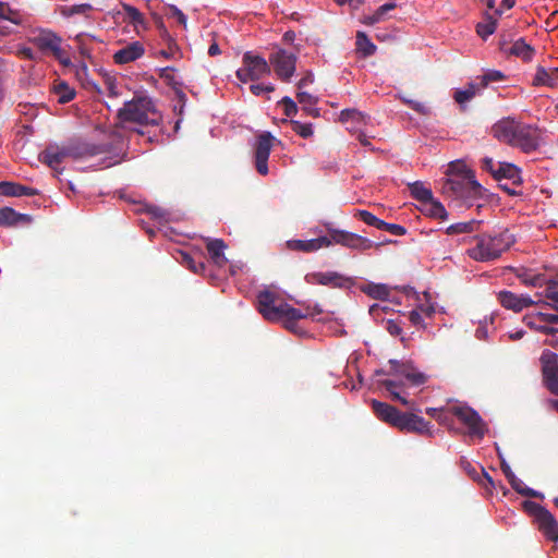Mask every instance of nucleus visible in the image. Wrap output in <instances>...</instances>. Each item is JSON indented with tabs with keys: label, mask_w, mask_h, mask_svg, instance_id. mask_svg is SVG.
<instances>
[{
	"label": "nucleus",
	"mask_w": 558,
	"mask_h": 558,
	"mask_svg": "<svg viewBox=\"0 0 558 558\" xmlns=\"http://www.w3.org/2000/svg\"><path fill=\"white\" fill-rule=\"evenodd\" d=\"M33 43L43 53L51 54L63 62L62 38L48 29H40L31 37Z\"/></svg>",
	"instance_id": "9"
},
{
	"label": "nucleus",
	"mask_w": 558,
	"mask_h": 558,
	"mask_svg": "<svg viewBox=\"0 0 558 558\" xmlns=\"http://www.w3.org/2000/svg\"><path fill=\"white\" fill-rule=\"evenodd\" d=\"M380 230H385L393 235L399 236L404 235L407 233V229L403 226L397 223H389L386 221H383Z\"/></svg>",
	"instance_id": "55"
},
{
	"label": "nucleus",
	"mask_w": 558,
	"mask_h": 558,
	"mask_svg": "<svg viewBox=\"0 0 558 558\" xmlns=\"http://www.w3.org/2000/svg\"><path fill=\"white\" fill-rule=\"evenodd\" d=\"M159 76L175 90L180 99H185V94L181 90V83L175 80L173 68L167 66L161 69Z\"/></svg>",
	"instance_id": "38"
},
{
	"label": "nucleus",
	"mask_w": 558,
	"mask_h": 558,
	"mask_svg": "<svg viewBox=\"0 0 558 558\" xmlns=\"http://www.w3.org/2000/svg\"><path fill=\"white\" fill-rule=\"evenodd\" d=\"M537 529L550 542H558V522L547 510L536 520Z\"/></svg>",
	"instance_id": "21"
},
{
	"label": "nucleus",
	"mask_w": 558,
	"mask_h": 558,
	"mask_svg": "<svg viewBox=\"0 0 558 558\" xmlns=\"http://www.w3.org/2000/svg\"><path fill=\"white\" fill-rule=\"evenodd\" d=\"M402 100L411 109H413L415 112H417L422 116H427L430 113L429 108L423 102H420V101L413 100V99H408V98H402Z\"/></svg>",
	"instance_id": "54"
},
{
	"label": "nucleus",
	"mask_w": 558,
	"mask_h": 558,
	"mask_svg": "<svg viewBox=\"0 0 558 558\" xmlns=\"http://www.w3.org/2000/svg\"><path fill=\"white\" fill-rule=\"evenodd\" d=\"M371 294L376 299L385 300L389 295V291L385 286H376Z\"/></svg>",
	"instance_id": "61"
},
{
	"label": "nucleus",
	"mask_w": 558,
	"mask_h": 558,
	"mask_svg": "<svg viewBox=\"0 0 558 558\" xmlns=\"http://www.w3.org/2000/svg\"><path fill=\"white\" fill-rule=\"evenodd\" d=\"M492 135L499 142L524 154H531L545 144L544 132L534 124L517 121L513 118H504L493 124Z\"/></svg>",
	"instance_id": "1"
},
{
	"label": "nucleus",
	"mask_w": 558,
	"mask_h": 558,
	"mask_svg": "<svg viewBox=\"0 0 558 558\" xmlns=\"http://www.w3.org/2000/svg\"><path fill=\"white\" fill-rule=\"evenodd\" d=\"M257 310L266 320L283 323L287 328L294 331L299 320L306 316L301 310L281 301L269 290H263L257 294Z\"/></svg>",
	"instance_id": "2"
},
{
	"label": "nucleus",
	"mask_w": 558,
	"mask_h": 558,
	"mask_svg": "<svg viewBox=\"0 0 558 558\" xmlns=\"http://www.w3.org/2000/svg\"><path fill=\"white\" fill-rule=\"evenodd\" d=\"M409 319L414 326H420L423 322L421 313L416 310L409 313Z\"/></svg>",
	"instance_id": "63"
},
{
	"label": "nucleus",
	"mask_w": 558,
	"mask_h": 558,
	"mask_svg": "<svg viewBox=\"0 0 558 558\" xmlns=\"http://www.w3.org/2000/svg\"><path fill=\"white\" fill-rule=\"evenodd\" d=\"M480 223H481V221L475 220V219H472V220L465 221V222H457V223L450 225L446 229V233L448 235L460 234V233H471L477 229Z\"/></svg>",
	"instance_id": "39"
},
{
	"label": "nucleus",
	"mask_w": 558,
	"mask_h": 558,
	"mask_svg": "<svg viewBox=\"0 0 558 558\" xmlns=\"http://www.w3.org/2000/svg\"><path fill=\"white\" fill-rule=\"evenodd\" d=\"M270 71V65L265 58L246 51L242 58V66L236 70L235 76L241 83H247L269 75Z\"/></svg>",
	"instance_id": "6"
},
{
	"label": "nucleus",
	"mask_w": 558,
	"mask_h": 558,
	"mask_svg": "<svg viewBox=\"0 0 558 558\" xmlns=\"http://www.w3.org/2000/svg\"><path fill=\"white\" fill-rule=\"evenodd\" d=\"M505 77L506 76L501 71L489 70L480 77V86L481 88H485L489 83L504 81Z\"/></svg>",
	"instance_id": "47"
},
{
	"label": "nucleus",
	"mask_w": 558,
	"mask_h": 558,
	"mask_svg": "<svg viewBox=\"0 0 558 558\" xmlns=\"http://www.w3.org/2000/svg\"><path fill=\"white\" fill-rule=\"evenodd\" d=\"M372 409H373V412L375 413V415L380 421L396 427L398 418L401 414V412L397 408H395L386 402H381V401L373 399L372 400Z\"/></svg>",
	"instance_id": "19"
},
{
	"label": "nucleus",
	"mask_w": 558,
	"mask_h": 558,
	"mask_svg": "<svg viewBox=\"0 0 558 558\" xmlns=\"http://www.w3.org/2000/svg\"><path fill=\"white\" fill-rule=\"evenodd\" d=\"M442 194L452 201H461L465 206L471 207L475 201L484 198L486 190L475 179L472 169L462 166L461 173L448 178L441 187Z\"/></svg>",
	"instance_id": "3"
},
{
	"label": "nucleus",
	"mask_w": 558,
	"mask_h": 558,
	"mask_svg": "<svg viewBox=\"0 0 558 558\" xmlns=\"http://www.w3.org/2000/svg\"><path fill=\"white\" fill-rule=\"evenodd\" d=\"M94 10V7L89 3H81L73 5H63L60 9V14L64 17H71L73 15L89 16V13Z\"/></svg>",
	"instance_id": "36"
},
{
	"label": "nucleus",
	"mask_w": 558,
	"mask_h": 558,
	"mask_svg": "<svg viewBox=\"0 0 558 558\" xmlns=\"http://www.w3.org/2000/svg\"><path fill=\"white\" fill-rule=\"evenodd\" d=\"M0 19L10 21L14 24H20L19 15L5 2H0Z\"/></svg>",
	"instance_id": "51"
},
{
	"label": "nucleus",
	"mask_w": 558,
	"mask_h": 558,
	"mask_svg": "<svg viewBox=\"0 0 558 558\" xmlns=\"http://www.w3.org/2000/svg\"><path fill=\"white\" fill-rule=\"evenodd\" d=\"M226 247L227 246L221 239L210 240L206 245L213 262L218 266H223L227 263V258L223 254Z\"/></svg>",
	"instance_id": "28"
},
{
	"label": "nucleus",
	"mask_w": 558,
	"mask_h": 558,
	"mask_svg": "<svg viewBox=\"0 0 558 558\" xmlns=\"http://www.w3.org/2000/svg\"><path fill=\"white\" fill-rule=\"evenodd\" d=\"M396 428L407 433H416L418 435H433L429 422L425 421L422 416H418L414 413L401 412L396 424Z\"/></svg>",
	"instance_id": "13"
},
{
	"label": "nucleus",
	"mask_w": 558,
	"mask_h": 558,
	"mask_svg": "<svg viewBox=\"0 0 558 558\" xmlns=\"http://www.w3.org/2000/svg\"><path fill=\"white\" fill-rule=\"evenodd\" d=\"M355 217H357L364 223L375 227L379 230H380L383 221H384L367 210H357L355 214Z\"/></svg>",
	"instance_id": "48"
},
{
	"label": "nucleus",
	"mask_w": 558,
	"mask_h": 558,
	"mask_svg": "<svg viewBox=\"0 0 558 558\" xmlns=\"http://www.w3.org/2000/svg\"><path fill=\"white\" fill-rule=\"evenodd\" d=\"M497 177L495 180L501 181L502 179L511 180L512 185L520 186L523 182L521 177V170L514 163L511 162H498L497 163Z\"/></svg>",
	"instance_id": "23"
},
{
	"label": "nucleus",
	"mask_w": 558,
	"mask_h": 558,
	"mask_svg": "<svg viewBox=\"0 0 558 558\" xmlns=\"http://www.w3.org/2000/svg\"><path fill=\"white\" fill-rule=\"evenodd\" d=\"M168 11L170 16L175 17L179 24L186 27V15L178 7L171 4L168 7Z\"/></svg>",
	"instance_id": "56"
},
{
	"label": "nucleus",
	"mask_w": 558,
	"mask_h": 558,
	"mask_svg": "<svg viewBox=\"0 0 558 558\" xmlns=\"http://www.w3.org/2000/svg\"><path fill=\"white\" fill-rule=\"evenodd\" d=\"M272 135L269 132L262 133L255 144V167L260 175L268 174V158L272 146Z\"/></svg>",
	"instance_id": "12"
},
{
	"label": "nucleus",
	"mask_w": 558,
	"mask_h": 558,
	"mask_svg": "<svg viewBox=\"0 0 558 558\" xmlns=\"http://www.w3.org/2000/svg\"><path fill=\"white\" fill-rule=\"evenodd\" d=\"M316 283L331 288H349L351 279L337 271L316 272Z\"/></svg>",
	"instance_id": "24"
},
{
	"label": "nucleus",
	"mask_w": 558,
	"mask_h": 558,
	"mask_svg": "<svg viewBox=\"0 0 558 558\" xmlns=\"http://www.w3.org/2000/svg\"><path fill=\"white\" fill-rule=\"evenodd\" d=\"M536 317H538L539 322L545 323L546 325L558 324V314H548V313L537 312Z\"/></svg>",
	"instance_id": "59"
},
{
	"label": "nucleus",
	"mask_w": 558,
	"mask_h": 558,
	"mask_svg": "<svg viewBox=\"0 0 558 558\" xmlns=\"http://www.w3.org/2000/svg\"><path fill=\"white\" fill-rule=\"evenodd\" d=\"M277 76L282 81H289L295 71V57L292 52L277 49L269 56Z\"/></svg>",
	"instance_id": "10"
},
{
	"label": "nucleus",
	"mask_w": 558,
	"mask_h": 558,
	"mask_svg": "<svg viewBox=\"0 0 558 558\" xmlns=\"http://www.w3.org/2000/svg\"><path fill=\"white\" fill-rule=\"evenodd\" d=\"M336 244H340L351 250L366 251L374 246L373 241L353 232L340 230L337 234Z\"/></svg>",
	"instance_id": "16"
},
{
	"label": "nucleus",
	"mask_w": 558,
	"mask_h": 558,
	"mask_svg": "<svg viewBox=\"0 0 558 558\" xmlns=\"http://www.w3.org/2000/svg\"><path fill=\"white\" fill-rule=\"evenodd\" d=\"M70 158L74 160L87 159L106 153L104 145L90 144L82 141H74L68 144Z\"/></svg>",
	"instance_id": "14"
},
{
	"label": "nucleus",
	"mask_w": 558,
	"mask_h": 558,
	"mask_svg": "<svg viewBox=\"0 0 558 558\" xmlns=\"http://www.w3.org/2000/svg\"><path fill=\"white\" fill-rule=\"evenodd\" d=\"M38 190L26 186L15 182L2 181L0 182V195L10 197L21 196H35L38 195Z\"/></svg>",
	"instance_id": "22"
},
{
	"label": "nucleus",
	"mask_w": 558,
	"mask_h": 558,
	"mask_svg": "<svg viewBox=\"0 0 558 558\" xmlns=\"http://www.w3.org/2000/svg\"><path fill=\"white\" fill-rule=\"evenodd\" d=\"M121 7H122V10H123L124 14L126 15L129 22L134 26V28L137 32H138V27L145 28V26H146L145 17L140 12L138 9H136L135 7L128 4V3H122Z\"/></svg>",
	"instance_id": "34"
},
{
	"label": "nucleus",
	"mask_w": 558,
	"mask_h": 558,
	"mask_svg": "<svg viewBox=\"0 0 558 558\" xmlns=\"http://www.w3.org/2000/svg\"><path fill=\"white\" fill-rule=\"evenodd\" d=\"M409 190L413 198L423 204L427 201H432L433 193L429 187H427L423 182L416 181L413 183H409Z\"/></svg>",
	"instance_id": "33"
},
{
	"label": "nucleus",
	"mask_w": 558,
	"mask_h": 558,
	"mask_svg": "<svg viewBox=\"0 0 558 558\" xmlns=\"http://www.w3.org/2000/svg\"><path fill=\"white\" fill-rule=\"evenodd\" d=\"M278 104L283 107L287 117H292L300 111L299 106L288 96L283 97Z\"/></svg>",
	"instance_id": "53"
},
{
	"label": "nucleus",
	"mask_w": 558,
	"mask_h": 558,
	"mask_svg": "<svg viewBox=\"0 0 558 558\" xmlns=\"http://www.w3.org/2000/svg\"><path fill=\"white\" fill-rule=\"evenodd\" d=\"M523 508L524 510L530 513L534 520L536 521L544 512L547 511V509H545L544 507H542L541 505L534 502V501H530V500H526L523 502Z\"/></svg>",
	"instance_id": "52"
},
{
	"label": "nucleus",
	"mask_w": 558,
	"mask_h": 558,
	"mask_svg": "<svg viewBox=\"0 0 558 558\" xmlns=\"http://www.w3.org/2000/svg\"><path fill=\"white\" fill-rule=\"evenodd\" d=\"M508 482L510 483L511 487L521 496H524V497H538L539 496V493H537L533 488L525 486L524 483L517 476H514L513 480H509Z\"/></svg>",
	"instance_id": "45"
},
{
	"label": "nucleus",
	"mask_w": 558,
	"mask_h": 558,
	"mask_svg": "<svg viewBox=\"0 0 558 558\" xmlns=\"http://www.w3.org/2000/svg\"><path fill=\"white\" fill-rule=\"evenodd\" d=\"M498 300L505 308L512 310L514 312H520L523 308L535 304V301L527 295H517L511 291L506 290L498 293Z\"/></svg>",
	"instance_id": "17"
},
{
	"label": "nucleus",
	"mask_w": 558,
	"mask_h": 558,
	"mask_svg": "<svg viewBox=\"0 0 558 558\" xmlns=\"http://www.w3.org/2000/svg\"><path fill=\"white\" fill-rule=\"evenodd\" d=\"M388 365L389 376H402L414 386L423 385L427 380V376L417 372L411 362H402L391 359L388 361Z\"/></svg>",
	"instance_id": "11"
},
{
	"label": "nucleus",
	"mask_w": 558,
	"mask_h": 558,
	"mask_svg": "<svg viewBox=\"0 0 558 558\" xmlns=\"http://www.w3.org/2000/svg\"><path fill=\"white\" fill-rule=\"evenodd\" d=\"M448 412L468 427L469 436L482 439L487 432L485 422L474 409L468 405H453Z\"/></svg>",
	"instance_id": "7"
},
{
	"label": "nucleus",
	"mask_w": 558,
	"mask_h": 558,
	"mask_svg": "<svg viewBox=\"0 0 558 558\" xmlns=\"http://www.w3.org/2000/svg\"><path fill=\"white\" fill-rule=\"evenodd\" d=\"M518 277L524 284L532 287H541L545 281L543 275H531L527 271H522Z\"/></svg>",
	"instance_id": "50"
},
{
	"label": "nucleus",
	"mask_w": 558,
	"mask_h": 558,
	"mask_svg": "<svg viewBox=\"0 0 558 558\" xmlns=\"http://www.w3.org/2000/svg\"><path fill=\"white\" fill-rule=\"evenodd\" d=\"M31 220V216L16 213L11 207L0 208V226L2 227H14L20 223H28Z\"/></svg>",
	"instance_id": "25"
},
{
	"label": "nucleus",
	"mask_w": 558,
	"mask_h": 558,
	"mask_svg": "<svg viewBox=\"0 0 558 558\" xmlns=\"http://www.w3.org/2000/svg\"><path fill=\"white\" fill-rule=\"evenodd\" d=\"M396 7H397V5H396V3H395V2H388V3H385V4L380 5V7L376 10V12H377V14H379V17L383 20V19H384V15H385L387 12H389V11L393 10Z\"/></svg>",
	"instance_id": "62"
},
{
	"label": "nucleus",
	"mask_w": 558,
	"mask_h": 558,
	"mask_svg": "<svg viewBox=\"0 0 558 558\" xmlns=\"http://www.w3.org/2000/svg\"><path fill=\"white\" fill-rule=\"evenodd\" d=\"M558 82V73H554V69L546 70L543 66H538L533 80L535 86L546 85L555 86Z\"/></svg>",
	"instance_id": "29"
},
{
	"label": "nucleus",
	"mask_w": 558,
	"mask_h": 558,
	"mask_svg": "<svg viewBox=\"0 0 558 558\" xmlns=\"http://www.w3.org/2000/svg\"><path fill=\"white\" fill-rule=\"evenodd\" d=\"M497 27V19L490 14H485L484 22L476 25V33L482 39H487L492 34L495 33Z\"/></svg>",
	"instance_id": "37"
},
{
	"label": "nucleus",
	"mask_w": 558,
	"mask_h": 558,
	"mask_svg": "<svg viewBox=\"0 0 558 558\" xmlns=\"http://www.w3.org/2000/svg\"><path fill=\"white\" fill-rule=\"evenodd\" d=\"M481 168L484 171H487L488 173H490L494 179H495V177H497V172H496L497 165H495L493 158H490V157L482 158L481 159Z\"/></svg>",
	"instance_id": "57"
},
{
	"label": "nucleus",
	"mask_w": 558,
	"mask_h": 558,
	"mask_svg": "<svg viewBox=\"0 0 558 558\" xmlns=\"http://www.w3.org/2000/svg\"><path fill=\"white\" fill-rule=\"evenodd\" d=\"M178 260L191 271L201 274L205 270V264L202 260H196L190 253L180 251Z\"/></svg>",
	"instance_id": "40"
},
{
	"label": "nucleus",
	"mask_w": 558,
	"mask_h": 558,
	"mask_svg": "<svg viewBox=\"0 0 558 558\" xmlns=\"http://www.w3.org/2000/svg\"><path fill=\"white\" fill-rule=\"evenodd\" d=\"M339 120L347 124V130L350 133H355L367 125L369 117L356 109H344L341 111Z\"/></svg>",
	"instance_id": "18"
},
{
	"label": "nucleus",
	"mask_w": 558,
	"mask_h": 558,
	"mask_svg": "<svg viewBox=\"0 0 558 558\" xmlns=\"http://www.w3.org/2000/svg\"><path fill=\"white\" fill-rule=\"evenodd\" d=\"M250 90L253 95L259 96L264 93H271L275 90V86L272 84L263 85V84H252L250 86Z\"/></svg>",
	"instance_id": "58"
},
{
	"label": "nucleus",
	"mask_w": 558,
	"mask_h": 558,
	"mask_svg": "<svg viewBox=\"0 0 558 558\" xmlns=\"http://www.w3.org/2000/svg\"><path fill=\"white\" fill-rule=\"evenodd\" d=\"M510 54L521 58L523 61H531L535 50L525 43L523 38H520L513 43L509 50Z\"/></svg>",
	"instance_id": "30"
},
{
	"label": "nucleus",
	"mask_w": 558,
	"mask_h": 558,
	"mask_svg": "<svg viewBox=\"0 0 558 558\" xmlns=\"http://www.w3.org/2000/svg\"><path fill=\"white\" fill-rule=\"evenodd\" d=\"M291 251L312 253L314 252V239L311 240H289L286 243Z\"/></svg>",
	"instance_id": "44"
},
{
	"label": "nucleus",
	"mask_w": 558,
	"mask_h": 558,
	"mask_svg": "<svg viewBox=\"0 0 558 558\" xmlns=\"http://www.w3.org/2000/svg\"><path fill=\"white\" fill-rule=\"evenodd\" d=\"M354 134H356V138L357 141L365 147H369L372 150L374 149L372 147V144L369 142V140L367 138V136L365 135V133L362 131V129L357 132H355Z\"/></svg>",
	"instance_id": "64"
},
{
	"label": "nucleus",
	"mask_w": 558,
	"mask_h": 558,
	"mask_svg": "<svg viewBox=\"0 0 558 558\" xmlns=\"http://www.w3.org/2000/svg\"><path fill=\"white\" fill-rule=\"evenodd\" d=\"M523 322L531 329L536 330L542 333H545V335H554V333L558 332V328L550 327V326L546 325L545 323L539 322L538 317H536V313L525 315L523 317Z\"/></svg>",
	"instance_id": "31"
},
{
	"label": "nucleus",
	"mask_w": 558,
	"mask_h": 558,
	"mask_svg": "<svg viewBox=\"0 0 558 558\" xmlns=\"http://www.w3.org/2000/svg\"><path fill=\"white\" fill-rule=\"evenodd\" d=\"M386 329L391 336H400L402 332V328L398 322L392 319L386 323Z\"/></svg>",
	"instance_id": "60"
},
{
	"label": "nucleus",
	"mask_w": 558,
	"mask_h": 558,
	"mask_svg": "<svg viewBox=\"0 0 558 558\" xmlns=\"http://www.w3.org/2000/svg\"><path fill=\"white\" fill-rule=\"evenodd\" d=\"M51 92L59 104H68L74 99L76 92L65 81H54Z\"/></svg>",
	"instance_id": "27"
},
{
	"label": "nucleus",
	"mask_w": 558,
	"mask_h": 558,
	"mask_svg": "<svg viewBox=\"0 0 558 558\" xmlns=\"http://www.w3.org/2000/svg\"><path fill=\"white\" fill-rule=\"evenodd\" d=\"M144 47L140 41H133L121 48L113 54L117 64H125L135 61L144 54Z\"/></svg>",
	"instance_id": "20"
},
{
	"label": "nucleus",
	"mask_w": 558,
	"mask_h": 558,
	"mask_svg": "<svg viewBox=\"0 0 558 558\" xmlns=\"http://www.w3.org/2000/svg\"><path fill=\"white\" fill-rule=\"evenodd\" d=\"M327 229V234L322 235L316 233V251L323 247H329L336 244L337 234L340 233L339 229H336L331 223H323Z\"/></svg>",
	"instance_id": "32"
},
{
	"label": "nucleus",
	"mask_w": 558,
	"mask_h": 558,
	"mask_svg": "<svg viewBox=\"0 0 558 558\" xmlns=\"http://www.w3.org/2000/svg\"><path fill=\"white\" fill-rule=\"evenodd\" d=\"M356 50L361 52L363 57H371L376 52V46L369 40L364 32L359 31L356 33Z\"/></svg>",
	"instance_id": "35"
},
{
	"label": "nucleus",
	"mask_w": 558,
	"mask_h": 558,
	"mask_svg": "<svg viewBox=\"0 0 558 558\" xmlns=\"http://www.w3.org/2000/svg\"><path fill=\"white\" fill-rule=\"evenodd\" d=\"M118 118L121 122H132L142 126H158L162 122V114L147 96H134L124 102L118 111Z\"/></svg>",
	"instance_id": "4"
},
{
	"label": "nucleus",
	"mask_w": 558,
	"mask_h": 558,
	"mask_svg": "<svg viewBox=\"0 0 558 558\" xmlns=\"http://www.w3.org/2000/svg\"><path fill=\"white\" fill-rule=\"evenodd\" d=\"M515 242L507 230L476 236V245L468 250V255L477 262H488L500 257Z\"/></svg>",
	"instance_id": "5"
},
{
	"label": "nucleus",
	"mask_w": 558,
	"mask_h": 558,
	"mask_svg": "<svg viewBox=\"0 0 558 558\" xmlns=\"http://www.w3.org/2000/svg\"><path fill=\"white\" fill-rule=\"evenodd\" d=\"M292 130L299 134L300 136L306 138L313 134L312 124L301 122L299 120H291L290 121Z\"/></svg>",
	"instance_id": "49"
},
{
	"label": "nucleus",
	"mask_w": 558,
	"mask_h": 558,
	"mask_svg": "<svg viewBox=\"0 0 558 558\" xmlns=\"http://www.w3.org/2000/svg\"><path fill=\"white\" fill-rule=\"evenodd\" d=\"M312 83V80L310 76L304 77L299 83V93H298V100H299V109L303 111L305 114L312 116L314 113V99L311 94L307 92H304L303 88L306 87L308 84Z\"/></svg>",
	"instance_id": "26"
},
{
	"label": "nucleus",
	"mask_w": 558,
	"mask_h": 558,
	"mask_svg": "<svg viewBox=\"0 0 558 558\" xmlns=\"http://www.w3.org/2000/svg\"><path fill=\"white\" fill-rule=\"evenodd\" d=\"M480 89H482L480 84L470 83L464 89H457L453 98L459 105H463L470 101Z\"/></svg>",
	"instance_id": "41"
},
{
	"label": "nucleus",
	"mask_w": 558,
	"mask_h": 558,
	"mask_svg": "<svg viewBox=\"0 0 558 558\" xmlns=\"http://www.w3.org/2000/svg\"><path fill=\"white\" fill-rule=\"evenodd\" d=\"M66 158H70L68 144L62 146L49 145L38 156L39 161L53 170H58L59 166Z\"/></svg>",
	"instance_id": "15"
},
{
	"label": "nucleus",
	"mask_w": 558,
	"mask_h": 558,
	"mask_svg": "<svg viewBox=\"0 0 558 558\" xmlns=\"http://www.w3.org/2000/svg\"><path fill=\"white\" fill-rule=\"evenodd\" d=\"M380 385L390 393L391 398L396 401H399L403 405H411L413 407V403H411L408 399L402 397L396 389L401 386V383H398L396 380L391 379H385L380 381Z\"/></svg>",
	"instance_id": "42"
},
{
	"label": "nucleus",
	"mask_w": 558,
	"mask_h": 558,
	"mask_svg": "<svg viewBox=\"0 0 558 558\" xmlns=\"http://www.w3.org/2000/svg\"><path fill=\"white\" fill-rule=\"evenodd\" d=\"M557 282L550 281L548 282L546 289H545V298L549 300L546 305L553 307L555 311L558 312V289H557Z\"/></svg>",
	"instance_id": "46"
},
{
	"label": "nucleus",
	"mask_w": 558,
	"mask_h": 558,
	"mask_svg": "<svg viewBox=\"0 0 558 558\" xmlns=\"http://www.w3.org/2000/svg\"><path fill=\"white\" fill-rule=\"evenodd\" d=\"M424 205L426 206V211L430 217L439 218L441 220H446L448 218V213L445 206L440 202L434 199V197H432V201L424 203Z\"/></svg>",
	"instance_id": "43"
},
{
	"label": "nucleus",
	"mask_w": 558,
	"mask_h": 558,
	"mask_svg": "<svg viewBox=\"0 0 558 558\" xmlns=\"http://www.w3.org/2000/svg\"><path fill=\"white\" fill-rule=\"evenodd\" d=\"M539 363L543 386L558 397V355L546 349L541 354Z\"/></svg>",
	"instance_id": "8"
}]
</instances>
